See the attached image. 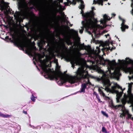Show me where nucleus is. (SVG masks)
Instances as JSON below:
<instances>
[{
	"instance_id": "obj_1",
	"label": "nucleus",
	"mask_w": 133,
	"mask_h": 133,
	"mask_svg": "<svg viewBox=\"0 0 133 133\" xmlns=\"http://www.w3.org/2000/svg\"><path fill=\"white\" fill-rule=\"evenodd\" d=\"M65 75L67 77L65 78L64 77L59 75V77L60 78V83H59L60 85H61L63 84L68 82L71 84H73L75 82V79L78 81L81 80L82 79H85L87 78V75H84V73L80 70H78L76 73V76H70L67 74H65Z\"/></svg>"
},
{
	"instance_id": "obj_2",
	"label": "nucleus",
	"mask_w": 133,
	"mask_h": 133,
	"mask_svg": "<svg viewBox=\"0 0 133 133\" xmlns=\"http://www.w3.org/2000/svg\"><path fill=\"white\" fill-rule=\"evenodd\" d=\"M84 17V21H82V22L83 25L82 29L79 31L80 34L83 33L84 28H85L86 30H88L90 28V26H93L94 22L92 19L95 21H97V19L94 18V14L93 11L90 12L86 14Z\"/></svg>"
},
{
	"instance_id": "obj_3",
	"label": "nucleus",
	"mask_w": 133,
	"mask_h": 133,
	"mask_svg": "<svg viewBox=\"0 0 133 133\" xmlns=\"http://www.w3.org/2000/svg\"><path fill=\"white\" fill-rule=\"evenodd\" d=\"M48 66V65L46 64L42 65V69L43 71L47 74L46 75H45V77H46H46H48L51 80H53L54 78L57 80L58 77L56 75L50 73L51 72V70L50 68H48V69H47V68Z\"/></svg>"
},
{
	"instance_id": "obj_4",
	"label": "nucleus",
	"mask_w": 133,
	"mask_h": 133,
	"mask_svg": "<svg viewBox=\"0 0 133 133\" xmlns=\"http://www.w3.org/2000/svg\"><path fill=\"white\" fill-rule=\"evenodd\" d=\"M100 79L104 86H105V90L107 91H110V89L109 87L111 86V83L110 82L109 79L104 76L101 77Z\"/></svg>"
},
{
	"instance_id": "obj_5",
	"label": "nucleus",
	"mask_w": 133,
	"mask_h": 133,
	"mask_svg": "<svg viewBox=\"0 0 133 133\" xmlns=\"http://www.w3.org/2000/svg\"><path fill=\"white\" fill-rule=\"evenodd\" d=\"M8 40L13 42L15 45L19 46L22 48V50H24L23 48L25 47L26 45L25 43L24 42H21L20 41L17 40L16 39L12 40L11 38H9Z\"/></svg>"
},
{
	"instance_id": "obj_6",
	"label": "nucleus",
	"mask_w": 133,
	"mask_h": 133,
	"mask_svg": "<svg viewBox=\"0 0 133 133\" xmlns=\"http://www.w3.org/2000/svg\"><path fill=\"white\" fill-rule=\"evenodd\" d=\"M103 19H101L100 22L103 25L106 24L107 21H109L110 20V18L106 14H105L103 16Z\"/></svg>"
},
{
	"instance_id": "obj_7",
	"label": "nucleus",
	"mask_w": 133,
	"mask_h": 133,
	"mask_svg": "<svg viewBox=\"0 0 133 133\" xmlns=\"http://www.w3.org/2000/svg\"><path fill=\"white\" fill-rule=\"evenodd\" d=\"M56 12L54 10H50L49 14L50 18L52 20H54L56 16Z\"/></svg>"
},
{
	"instance_id": "obj_8",
	"label": "nucleus",
	"mask_w": 133,
	"mask_h": 133,
	"mask_svg": "<svg viewBox=\"0 0 133 133\" xmlns=\"http://www.w3.org/2000/svg\"><path fill=\"white\" fill-rule=\"evenodd\" d=\"M125 21L123 19L122 22L121 24V28L122 31L124 32L125 31L126 29H128V26L125 25Z\"/></svg>"
},
{
	"instance_id": "obj_9",
	"label": "nucleus",
	"mask_w": 133,
	"mask_h": 133,
	"mask_svg": "<svg viewBox=\"0 0 133 133\" xmlns=\"http://www.w3.org/2000/svg\"><path fill=\"white\" fill-rule=\"evenodd\" d=\"M46 42L47 43V42H46L43 39L42 40L38 43V46L39 47H42L45 45Z\"/></svg>"
},
{
	"instance_id": "obj_10",
	"label": "nucleus",
	"mask_w": 133,
	"mask_h": 133,
	"mask_svg": "<svg viewBox=\"0 0 133 133\" xmlns=\"http://www.w3.org/2000/svg\"><path fill=\"white\" fill-rule=\"evenodd\" d=\"M123 69L124 71H127L129 72L130 74L132 73L133 74V69L130 67L127 68L123 67Z\"/></svg>"
},
{
	"instance_id": "obj_11",
	"label": "nucleus",
	"mask_w": 133,
	"mask_h": 133,
	"mask_svg": "<svg viewBox=\"0 0 133 133\" xmlns=\"http://www.w3.org/2000/svg\"><path fill=\"white\" fill-rule=\"evenodd\" d=\"M0 116L4 118H9L12 116V115L8 114H4L0 112Z\"/></svg>"
},
{
	"instance_id": "obj_12",
	"label": "nucleus",
	"mask_w": 133,
	"mask_h": 133,
	"mask_svg": "<svg viewBox=\"0 0 133 133\" xmlns=\"http://www.w3.org/2000/svg\"><path fill=\"white\" fill-rule=\"evenodd\" d=\"M126 97L125 99H123L121 100V101L122 103V105H120L119 106L121 107L122 108H125L124 105L126 103V98H127V96L125 95Z\"/></svg>"
},
{
	"instance_id": "obj_13",
	"label": "nucleus",
	"mask_w": 133,
	"mask_h": 133,
	"mask_svg": "<svg viewBox=\"0 0 133 133\" xmlns=\"http://www.w3.org/2000/svg\"><path fill=\"white\" fill-rule=\"evenodd\" d=\"M87 87L86 84L85 83L82 84L81 85V91L80 92H85V90Z\"/></svg>"
},
{
	"instance_id": "obj_14",
	"label": "nucleus",
	"mask_w": 133,
	"mask_h": 133,
	"mask_svg": "<svg viewBox=\"0 0 133 133\" xmlns=\"http://www.w3.org/2000/svg\"><path fill=\"white\" fill-rule=\"evenodd\" d=\"M105 62H107L108 64H115L116 63V61L115 60H112L111 61H110L109 60H105Z\"/></svg>"
},
{
	"instance_id": "obj_15",
	"label": "nucleus",
	"mask_w": 133,
	"mask_h": 133,
	"mask_svg": "<svg viewBox=\"0 0 133 133\" xmlns=\"http://www.w3.org/2000/svg\"><path fill=\"white\" fill-rule=\"evenodd\" d=\"M103 1H107V0H98L97 2L98 4L99 5L101 4L102 6H103Z\"/></svg>"
},
{
	"instance_id": "obj_16",
	"label": "nucleus",
	"mask_w": 133,
	"mask_h": 133,
	"mask_svg": "<svg viewBox=\"0 0 133 133\" xmlns=\"http://www.w3.org/2000/svg\"><path fill=\"white\" fill-rule=\"evenodd\" d=\"M98 90L100 94L101 95H102L103 97L105 96V94L103 92V91L101 89L99 88L98 89Z\"/></svg>"
},
{
	"instance_id": "obj_17",
	"label": "nucleus",
	"mask_w": 133,
	"mask_h": 133,
	"mask_svg": "<svg viewBox=\"0 0 133 133\" xmlns=\"http://www.w3.org/2000/svg\"><path fill=\"white\" fill-rule=\"evenodd\" d=\"M102 114L104 116H106L107 117H108V114H107L105 112H104L103 111H101Z\"/></svg>"
},
{
	"instance_id": "obj_18",
	"label": "nucleus",
	"mask_w": 133,
	"mask_h": 133,
	"mask_svg": "<svg viewBox=\"0 0 133 133\" xmlns=\"http://www.w3.org/2000/svg\"><path fill=\"white\" fill-rule=\"evenodd\" d=\"M95 96H96V98L97 99L98 102H102L100 101V99L99 97L98 94L96 93H95Z\"/></svg>"
},
{
	"instance_id": "obj_19",
	"label": "nucleus",
	"mask_w": 133,
	"mask_h": 133,
	"mask_svg": "<svg viewBox=\"0 0 133 133\" xmlns=\"http://www.w3.org/2000/svg\"><path fill=\"white\" fill-rule=\"evenodd\" d=\"M71 40L69 39H67L66 41V43L68 45H69V43H71Z\"/></svg>"
},
{
	"instance_id": "obj_20",
	"label": "nucleus",
	"mask_w": 133,
	"mask_h": 133,
	"mask_svg": "<svg viewBox=\"0 0 133 133\" xmlns=\"http://www.w3.org/2000/svg\"><path fill=\"white\" fill-rule=\"evenodd\" d=\"M78 8L79 9L82 10L84 8V4H80L79 6H78Z\"/></svg>"
},
{
	"instance_id": "obj_21",
	"label": "nucleus",
	"mask_w": 133,
	"mask_h": 133,
	"mask_svg": "<svg viewBox=\"0 0 133 133\" xmlns=\"http://www.w3.org/2000/svg\"><path fill=\"white\" fill-rule=\"evenodd\" d=\"M10 35L12 37V38L13 39H16L15 36L14 34L10 33Z\"/></svg>"
},
{
	"instance_id": "obj_22",
	"label": "nucleus",
	"mask_w": 133,
	"mask_h": 133,
	"mask_svg": "<svg viewBox=\"0 0 133 133\" xmlns=\"http://www.w3.org/2000/svg\"><path fill=\"white\" fill-rule=\"evenodd\" d=\"M102 131L103 132L105 133H107V130L104 127H103L102 128Z\"/></svg>"
},
{
	"instance_id": "obj_23",
	"label": "nucleus",
	"mask_w": 133,
	"mask_h": 133,
	"mask_svg": "<svg viewBox=\"0 0 133 133\" xmlns=\"http://www.w3.org/2000/svg\"><path fill=\"white\" fill-rule=\"evenodd\" d=\"M35 97L34 96L33 94H32V97H31V100L33 102L35 101Z\"/></svg>"
},
{
	"instance_id": "obj_24",
	"label": "nucleus",
	"mask_w": 133,
	"mask_h": 133,
	"mask_svg": "<svg viewBox=\"0 0 133 133\" xmlns=\"http://www.w3.org/2000/svg\"><path fill=\"white\" fill-rule=\"evenodd\" d=\"M71 30L73 31V32H74V34L75 35H77V36L78 35V32H77V31H75V30H73V29H71Z\"/></svg>"
},
{
	"instance_id": "obj_25",
	"label": "nucleus",
	"mask_w": 133,
	"mask_h": 133,
	"mask_svg": "<svg viewBox=\"0 0 133 133\" xmlns=\"http://www.w3.org/2000/svg\"><path fill=\"white\" fill-rule=\"evenodd\" d=\"M132 2V3L131 4V7H132V9L131 11H131H132L133 12V0H130Z\"/></svg>"
},
{
	"instance_id": "obj_26",
	"label": "nucleus",
	"mask_w": 133,
	"mask_h": 133,
	"mask_svg": "<svg viewBox=\"0 0 133 133\" xmlns=\"http://www.w3.org/2000/svg\"><path fill=\"white\" fill-rule=\"evenodd\" d=\"M116 87V88H117L118 89H122V88L117 83L115 84Z\"/></svg>"
},
{
	"instance_id": "obj_27",
	"label": "nucleus",
	"mask_w": 133,
	"mask_h": 133,
	"mask_svg": "<svg viewBox=\"0 0 133 133\" xmlns=\"http://www.w3.org/2000/svg\"><path fill=\"white\" fill-rule=\"evenodd\" d=\"M76 1L78 2H80V4H83L84 3L83 1L82 0H76Z\"/></svg>"
},
{
	"instance_id": "obj_28",
	"label": "nucleus",
	"mask_w": 133,
	"mask_h": 133,
	"mask_svg": "<svg viewBox=\"0 0 133 133\" xmlns=\"http://www.w3.org/2000/svg\"><path fill=\"white\" fill-rule=\"evenodd\" d=\"M72 3V2L69 0H68L67 1V2L66 3L67 5H69V4H70Z\"/></svg>"
},
{
	"instance_id": "obj_29",
	"label": "nucleus",
	"mask_w": 133,
	"mask_h": 133,
	"mask_svg": "<svg viewBox=\"0 0 133 133\" xmlns=\"http://www.w3.org/2000/svg\"><path fill=\"white\" fill-rule=\"evenodd\" d=\"M126 59H129V62L130 63H131L133 62V61L132 60L130 59L129 58H128L127 57Z\"/></svg>"
},
{
	"instance_id": "obj_30",
	"label": "nucleus",
	"mask_w": 133,
	"mask_h": 133,
	"mask_svg": "<svg viewBox=\"0 0 133 133\" xmlns=\"http://www.w3.org/2000/svg\"><path fill=\"white\" fill-rule=\"evenodd\" d=\"M110 106L111 107H115V106L114 105V104L112 102V101H111V103L110 104Z\"/></svg>"
},
{
	"instance_id": "obj_31",
	"label": "nucleus",
	"mask_w": 133,
	"mask_h": 133,
	"mask_svg": "<svg viewBox=\"0 0 133 133\" xmlns=\"http://www.w3.org/2000/svg\"><path fill=\"white\" fill-rule=\"evenodd\" d=\"M77 2L76 1V0H73L72 1V3L74 5H75L76 3V2Z\"/></svg>"
},
{
	"instance_id": "obj_32",
	"label": "nucleus",
	"mask_w": 133,
	"mask_h": 133,
	"mask_svg": "<svg viewBox=\"0 0 133 133\" xmlns=\"http://www.w3.org/2000/svg\"><path fill=\"white\" fill-rule=\"evenodd\" d=\"M111 88L112 89L114 90L116 89V85H115L114 86H112Z\"/></svg>"
},
{
	"instance_id": "obj_33",
	"label": "nucleus",
	"mask_w": 133,
	"mask_h": 133,
	"mask_svg": "<svg viewBox=\"0 0 133 133\" xmlns=\"http://www.w3.org/2000/svg\"><path fill=\"white\" fill-rule=\"evenodd\" d=\"M83 12H84V11H83L82 10V12H81V13L82 14V15L83 16V17H84V15L85 14H87V13H86L85 14H84H84H82V13H83ZM88 13V12L87 13Z\"/></svg>"
},
{
	"instance_id": "obj_34",
	"label": "nucleus",
	"mask_w": 133,
	"mask_h": 133,
	"mask_svg": "<svg viewBox=\"0 0 133 133\" xmlns=\"http://www.w3.org/2000/svg\"><path fill=\"white\" fill-rule=\"evenodd\" d=\"M88 83H87L86 84V85L88 84H89L90 85L91 84V83L89 81L88 79Z\"/></svg>"
},
{
	"instance_id": "obj_35",
	"label": "nucleus",
	"mask_w": 133,
	"mask_h": 133,
	"mask_svg": "<svg viewBox=\"0 0 133 133\" xmlns=\"http://www.w3.org/2000/svg\"><path fill=\"white\" fill-rule=\"evenodd\" d=\"M132 115L129 114L128 115V117L129 118H131Z\"/></svg>"
},
{
	"instance_id": "obj_36",
	"label": "nucleus",
	"mask_w": 133,
	"mask_h": 133,
	"mask_svg": "<svg viewBox=\"0 0 133 133\" xmlns=\"http://www.w3.org/2000/svg\"><path fill=\"white\" fill-rule=\"evenodd\" d=\"M97 2H98V1H96L95 0H94L93 1L94 3L95 4H96L97 3Z\"/></svg>"
},
{
	"instance_id": "obj_37",
	"label": "nucleus",
	"mask_w": 133,
	"mask_h": 133,
	"mask_svg": "<svg viewBox=\"0 0 133 133\" xmlns=\"http://www.w3.org/2000/svg\"><path fill=\"white\" fill-rule=\"evenodd\" d=\"M23 113L24 114H27V111H24V110H23Z\"/></svg>"
},
{
	"instance_id": "obj_38",
	"label": "nucleus",
	"mask_w": 133,
	"mask_h": 133,
	"mask_svg": "<svg viewBox=\"0 0 133 133\" xmlns=\"http://www.w3.org/2000/svg\"><path fill=\"white\" fill-rule=\"evenodd\" d=\"M91 9H92V10L90 12H89V13L90 12L92 11H93V9H95L94 7H92V8H91ZM94 15H95V14H94Z\"/></svg>"
},
{
	"instance_id": "obj_39",
	"label": "nucleus",
	"mask_w": 133,
	"mask_h": 133,
	"mask_svg": "<svg viewBox=\"0 0 133 133\" xmlns=\"http://www.w3.org/2000/svg\"><path fill=\"white\" fill-rule=\"evenodd\" d=\"M128 87L129 88H131L132 87V85L131 84H129L128 85Z\"/></svg>"
},
{
	"instance_id": "obj_40",
	"label": "nucleus",
	"mask_w": 133,
	"mask_h": 133,
	"mask_svg": "<svg viewBox=\"0 0 133 133\" xmlns=\"http://www.w3.org/2000/svg\"><path fill=\"white\" fill-rule=\"evenodd\" d=\"M74 61L76 62H77V60L76 58L74 59Z\"/></svg>"
},
{
	"instance_id": "obj_41",
	"label": "nucleus",
	"mask_w": 133,
	"mask_h": 133,
	"mask_svg": "<svg viewBox=\"0 0 133 133\" xmlns=\"http://www.w3.org/2000/svg\"><path fill=\"white\" fill-rule=\"evenodd\" d=\"M130 95L131 97V98L132 99H133V95H132V94H131V93H130Z\"/></svg>"
},
{
	"instance_id": "obj_42",
	"label": "nucleus",
	"mask_w": 133,
	"mask_h": 133,
	"mask_svg": "<svg viewBox=\"0 0 133 133\" xmlns=\"http://www.w3.org/2000/svg\"><path fill=\"white\" fill-rule=\"evenodd\" d=\"M9 38V36H6L5 37V38L7 40H8Z\"/></svg>"
},
{
	"instance_id": "obj_43",
	"label": "nucleus",
	"mask_w": 133,
	"mask_h": 133,
	"mask_svg": "<svg viewBox=\"0 0 133 133\" xmlns=\"http://www.w3.org/2000/svg\"><path fill=\"white\" fill-rule=\"evenodd\" d=\"M104 97H105V98H108L109 99H110V98L109 97H108V96H106L105 95V96H104Z\"/></svg>"
},
{
	"instance_id": "obj_44",
	"label": "nucleus",
	"mask_w": 133,
	"mask_h": 133,
	"mask_svg": "<svg viewBox=\"0 0 133 133\" xmlns=\"http://www.w3.org/2000/svg\"><path fill=\"white\" fill-rule=\"evenodd\" d=\"M104 97H105V98H108L109 99H110V98L109 97H108V96H106L105 95V96H104Z\"/></svg>"
},
{
	"instance_id": "obj_45",
	"label": "nucleus",
	"mask_w": 133,
	"mask_h": 133,
	"mask_svg": "<svg viewBox=\"0 0 133 133\" xmlns=\"http://www.w3.org/2000/svg\"><path fill=\"white\" fill-rule=\"evenodd\" d=\"M105 36H106V38H107V36H109V34H108L107 35H105Z\"/></svg>"
},
{
	"instance_id": "obj_46",
	"label": "nucleus",
	"mask_w": 133,
	"mask_h": 133,
	"mask_svg": "<svg viewBox=\"0 0 133 133\" xmlns=\"http://www.w3.org/2000/svg\"><path fill=\"white\" fill-rule=\"evenodd\" d=\"M65 58L67 59H69V57L67 56H65Z\"/></svg>"
},
{
	"instance_id": "obj_47",
	"label": "nucleus",
	"mask_w": 133,
	"mask_h": 133,
	"mask_svg": "<svg viewBox=\"0 0 133 133\" xmlns=\"http://www.w3.org/2000/svg\"><path fill=\"white\" fill-rule=\"evenodd\" d=\"M67 23H69L70 24V26H72V24H70V22H67Z\"/></svg>"
},
{
	"instance_id": "obj_48",
	"label": "nucleus",
	"mask_w": 133,
	"mask_h": 133,
	"mask_svg": "<svg viewBox=\"0 0 133 133\" xmlns=\"http://www.w3.org/2000/svg\"><path fill=\"white\" fill-rule=\"evenodd\" d=\"M0 2L1 3H3L4 2V0H0Z\"/></svg>"
},
{
	"instance_id": "obj_49",
	"label": "nucleus",
	"mask_w": 133,
	"mask_h": 133,
	"mask_svg": "<svg viewBox=\"0 0 133 133\" xmlns=\"http://www.w3.org/2000/svg\"><path fill=\"white\" fill-rule=\"evenodd\" d=\"M73 43L72 42V41L71 42V43H69V45H71Z\"/></svg>"
},
{
	"instance_id": "obj_50",
	"label": "nucleus",
	"mask_w": 133,
	"mask_h": 133,
	"mask_svg": "<svg viewBox=\"0 0 133 133\" xmlns=\"http://www.w3.org/2000/svg\"><path fill=\"white\" fill-rule=\"evenodd\" d=\"M39 60L41 62H42V60L40 58H39Z\"/></svg>"
},
{
	"instance_id": "obj_51",
	"label": "nucleus",
	"mask_w": 133,
	"mask_h": 133,
	"mask_svg": "<svg viewBox=\"0 0 133 133\" xmlns=\"http://www.w3.org/2000/svg\"><path fill=\"white\" fill-rule=\"evenodd\" d=\"M44 1H46V2H48V0H43Z\"/></svg>"
},
{
	"instance_id": "obj_52",
	"label": "nucleus",
	"mask_w": 133,
	"mask_h": 133,
	"mask_svg": "<svg viewBox=\"0 0 133 133\" xmlns=\"http://www.w3.org/2000/svg\"><path fill=\"white\" fill-rule=\"evenodd\" d=\"M64 47H65L66 49H67V47H65V45H64Z\"/></svg>"
},
{
	"instance_id": "obj_53",
	"label": "nucleus",
	"mask_w": 133,
	"mask_h": 133,
	"mask_svg": "<svg viewBox=\"0 0 133 133\" xmlns=\"http://www.w3.org/2000/svg\"><path fill=\"white\" fill-rule=\"evenodd\" d=\"M10 31H11H11H12V29H10Z\"/></svg>"
},
{
	"instance_id": "obj_54",
	"label": "nucleus",
	"mask_w": 133,
	"mask_h": 133,
	"mask_svg": "<svg viewBox=\"0 0 133 133\" xmlns=\"http://www.w3.org/2000/svg\"><path fill=\"white\" fill-rule=\"evenodd\" d=\"M112 15H113V16H115L116 15H115V14H112Z\"/></svg>"
},
{
	"instance_id": "obj_55",
	"label": "nucleus",
	"mask_w": 133,
	"mask_h": 133,
	"mask_svg": "<svg viewBox=\"0 0 133 133\" xmlns=\"http://www.w3.org/2000/svg\"><path fill=\"white\" fill-rule=\"evenodd\" d=\"M63 127H67L65 125H64L63 124Z\"/></svg>"
},
{
	"instance_id": "obj_56",
	"label": "nucleus",
	"mask_w": 133,
	"mask_h": 133,
	"mask_svg": "<svg viewBox=\"0 0 133 133\" xmlns=\"http://www.w3.org/2000/svg\"><path fill=\"white\" fill-rule=\"evenodd\" d=\"M118 61H119V62H121V60H120V59H119L118 60Z\"/></svg>"
},
{
	"instance_id": "obj_57",
	"label": "nucleus",
	"mask_w": 133,
	"mask_h": 133,
	"mask_svg": "<svg viewBox=\"0 0 133 133\" xmlns=\"http://www.w3.org/2000/svg\"><path fill=\"white\" fill-rule=\"evenodd\" d=\"M121 115H122L123 116H124V114H122Z\"/></svg>"
},
{
	"instance_id": "obj_58",
	"label": "nucleus",
	"mask_w": 133,
	"mask_h": 133,
	"mask_svg": "<svg viewBox=\"0 0 133 133\" xmlns=\"http://www.w3.org/2000/svg\"><path fill=\"white\" fill-rule=\"evenodd\" d=\"M131 14L133 15V12L132 11H131Z\"/></svg>"
},
{
	"instance_id": "obj_59",
	"label": "nucleus",
	"mask_w": 133,
	"mask_h": 133,
	"mask_svg": "<svg viewBox=\"0 0 133 133\" xmlns=\"http://www.w3.org/2000/svg\"><path fill=\"white\" fill-rule=\"evenodd\" d=\"M95 93H96L95 92H94V94L95 95Z\"/></svg>"
},
{
	"instance_id": "obj_60",
	"label": "nucleus",
	"mask_w": 133,
	"mask_h": 133,
	"mask_svg": "<svg viewBox=\"0 0 133 133\" xmlns=\"http://www.w3.org/2000/svg\"><path fill=\"white\" fill-rule=\"evenodd\" d=\"M49 45V43H48L47 44V46H48Z\"/></svg>"
},
{
	"instance_id": "obj_61",
	"label": "nucleus",
	"mask_w": 133,
	"mask_h": 133,
	"mask_svg": "<svg viewBox=\"0 0 133 133\" xmlns=\"http://www.w3.org/2000/svg\"><path fill=\"white\" fill-rule=\"evenodd\" d=\"M100 52V50H99L98 51V53H99Z\"/></svg>"
},
{
	"instance_id": "obj_62",
	"label": "nucleus",
	"mask_w": 133,
	"mask_h": 133,
	"mask_svg": "<svg viewBox=\"0 0 133 133\" xmlns=\"http://www.w3.org/2000/svg\"><path fill=\"white\" fill-rule=\"evenodd\" d=\"M131 119L133 120V117H132Z\"/></svg>"
},
{
	"instance_id": "obj_63",
	"label": "nucleus",
	"mask_w": 133,
	"mask_h": 133,
	"mask_svg": "<svg viewBox=\"0 0 133 133\" xmlns=\"http://www.w3.org/2000/svg\"><path fill=\"white\" fill-rule=\"evenodd\" d=\"M83 46H85V45H84V43H83Z\"/></svg>"
},
{
	"instance_id": "obj_64",
	"label": "nucleus",
	"mask_w": 133,
	"mask_h": 133,
	"mask_svg": "<svg viewBox=\"0 0 133 133\" xmlns=\"http://www.w3.org/2000/svg\"><path fill=\"white\" fill-rule=\"evenodd\" d=\"M67 28H69V26H67Z\"/></svg>"
}]
</instances>
